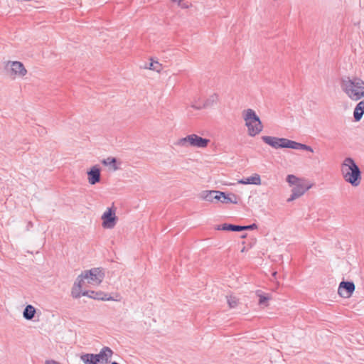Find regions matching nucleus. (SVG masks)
Wrapping results in <instances>:
<instances>
[{
	"mask_svg": "<svg viewBox=\"0 0 364 364\" xmlns=\"http://www.w3.org/2000/svg\"><path fill=\"white\" fill-rule=\"evenodd\" d=\"M341 88L353 101L364 97V81L360 78L343 76L341 78Z\"/></svg>",
	"mask_w": 364,
	"mask_h": 364,
	"instance_id": "nucleus-1",
	"label": "nucleus"
},
{
	"mask_svg": "<svg viewBox=\"0 0 364 364\" xmlns=\"http://www.w3.org/2000/svg\"><path fill=\"white\" fill-rule=\"evenodd\" d=\"M341 175L347 183L353 187H357L361 182V171L355 161L350 158H346L341 166Z\"/></svg>",
	"mask_w": 364,
	"mask_h": 364,
	"instance_id": "nucleus-2",
	"label": "nucleus"
},
{
	"mask_svg": "<svg viewBox=\"0 0 364 364\" xmlns=\"http://www.w3.org/2000/svg\"><path fill=\"white\" fill-rule=\"evenodd\" d=\"M262 141L274 149L289 148L293 149L306 150L313 152V149L306 144L296 142L285 138H278L275 136H263Z\"/></svg>",
	"mask_w": 364,
	"mask_h": 364,
	"instance_id": "nucleus-3",
	"label": "nucleus"
},
{
	"mask_svg": "<svg viewBox=\"0 0 364 364\" xmlns=\"http://www.w3.org/2000/svg\"><path fill=\"white\" fill-rule=\"evenodd\" d=\"M242 117L250 136H255L262 131L263 125L262 122L253 109H247L244 110Z\"/></svg>",
	"mask_w": 364,
	"mask_h": 364,
	"instance_id": "nucleus-4",
	"label": "nucleus"
},
{
	"mask_svg": "<svg viewBox=\"0 0 364 364\" xmlns=\"http://www.w3.org/2000/svg\"><path fill=\"white\" fill-rule=\"evenodd\" d=\"M210 140L202 138L197 134H193L186 137L179 139L175 145L181 147H188L189 146L197 148H205L208 146Z\"/></svg>",
	"mask_w": 364,
	"mask_h": 364,
	"instance_id": "nucleus-5",
	"label": "nucleus"
},
{
	"mask_svg": "<svg viewBox=\"0 0 364 364\" xmlns=\"http://www.w3.org/2000/svg\"><path fill=\"white\" fill-rule=\"evenodd\" d=\"M82 276L87 280L88 284L97 286L102 282L105 273L100 268H92L82 272Z\"/></svg>",
	"mask_w": 364,
	"mask_h": 364,
	"instance_id": "nucleus-6",
	"label": "nucleus"
},
{
	"mask_svg": "<svg viewBox=\"0 0 364 364\" xmlns=\"http://www.w3.org/2000/svg\"><path fill=\"white\" fill-rule=\"evenodd\" d=\"M102 227L104 228L111 229L115 226L117 217L115 212L111 208H108L102 216Z\"/></svg>",
	"mask_w": 364,
	"mask_h": 364,
	"instance_id": "nucleus-7",
	"label": "nucleus"
},
{
	"mask_svg": "<svg viewBox=\"0 0 364 364\" xmlns=\"http://www.w3.org/2000/svg\"><path fill=\"white\" fill-rule=\"evenodd\" d=\"M355 291V284L353 282L343 281L340 283L338 293L343 298H349Z\"/></svg>",
	"mask_w": 364,
	"mask_h": 364,
	"instance_id": "nucleus-8",
	"label": "nucleus"
},
{
	"mask_svg": "<svg viewBox=\"0 0 364 364\" xmlns=\"http://www.w3.org/2000/svg\"><path fill=\"white\" fill-rule=\"evenodd\" d=\"M311 185H307L305 184L304 182H300L295 185V187L292 189V193L290 196V198H288L287 201L290 202L292 201L302 195L308 191L309 188H311Z\"/></svg>",
	"mask_w": 364,
	"mask_h": 364,
	"instance_id": "nucleus-9",
	"label": "nucleus"
},
{
	"mask_svg": "<svg viewBox=\"0 0 364 364\" xmlns=\"http://www.w3.org/2000/svg\"><path fill=\"white\" fill-rule=\"evenodd\" d=\"M113 353V350L110 348L103 347L99 353L95 354L98 364H108Z\"/></svg>",
	"mask_w": 364,
	"mask_h": 364,
	"instance_id": "nucleus-10",
	"label": "nucleus"
},
{
	"mask_svg": "<svg viewBox=\"0 0 364 364\" xmlns=\"http://www.w3.org/2000/svg\"><path fill=\"white\" fill-rule=\"evenodd\" d=\"M87 173L88 182L90 184L95 185L100 181V168L98 167V166H92Z\"/></svg>",
	"mask_w": 364,
	"mask_h": 364,
	"instance_id": "nucleus-11",
	"label": "nucleus"
},
{
	"mask_svg": "<svg viewBox=\"0 0 364 364\" xmlns=\"http://www.w3.org/2000/svg\"><path fill=\"white\" fill-rule=\"evenodd\" d=\"M11 70L12 73L19 77H23L27 73V70L24 68L23 63L18 61H14L11 63Z\"/></svg>",
	"mask_w": 364,
	"mask_h": 364,
	"instance_id": "nucleus-12",
	"label": "nucleus"
},
{
	"mask_svg": "<svg viewBox=\"0 0 364 364\" xmlns=\"http://www.w3.org/2000/svg\"><path fill=\"white\" fill-rule=\"evenodd\" d=\"M82 296H87L90 298L99 300H110L111 298L107 297V295L102 291H85L82 294Z\"/></svg>",
	"mask_w": 364,
	"mask_h": 364,
	"instance_id": "nucleus-13",
	"label": "nucleus"
},
{
	"mask_svg": "<svg viewBox=\"0 0 364 364\" xmlns=\"http://www.w3.org/2000/svg\"><path fill=\"white\" fill-rule=\"evenodd\" d=\"M218 101V95L215 93L210 95L204 102L202 106L192 105V107L196 109L207 108L213 106Z\"/></svg>",
	"mask_w": 364,
	"mask_h": 364,
	"instance_id": "nucleus-14",
	"label": "nucleus"
},
{
	"mask_svg": "<svg viewBox=\"0 0 364 364\" xmlns=\"http://www.w3.org/2000/svg\"><path fill=\"white\" fill-rule=\"evenodd\" d=\"M238 183L260 185L261 184L260 176L257 173H255L252 176H251L250 177H248L245 179L239 180Z\"/></svg>",
	"mask_w": 364,
	"mask_h": 364,
	"instance_id": "nucleus-15",
	"label": "nucleus"
},
{
	"mask_svg": "<svg viewBox=\"0 0 364 364\" xmlns=\"http://www.w3.org/2000/svg\"><path fill=\"white\" fill-rule=\"evenodd\" d=\"M240 200V197L235 193H225L224 192V195L223 196V198L221 200L222 203H232V204H237Z\"/></svg>",
	"mask_w": 364,
	"mask_h": 364,
	"instance_id": "nucleus-16",
	"label": "nucleus"
},
{
	"mask_svg": "<svg viewBox=\"0 0 364 364\" xmlns=\"http://www.w3.org/2000/svg\"><path fill=\"white\" fill-rule=\"evenodd\" d=\"M364 114V100L357 104L354 109L353 116L355 121L358 122L361 119Z\"/></svg>",
	"mask_w": 364,
	"mask_h": 364,
	"instance_id": "nucleus-17",
	"label": "nucleus"
},
{
	"mask_svg": "<svg viewBox=\"0 0 364 364\" xmlns=\"http://www.w3.org/2000/svg\"><path fill=\"white\" fill-rule=\"evenodd\" d=\"M215 230L239 232L242 231V228L241 225L223 223L222 225H217L215 227Z\"/></svg>",
	"mask_w": 364,
	"mask_h": 364,
	"instance_id": "nucleus-18",
	"label": "nucleus"
},
{
	"mask_svg": "<svg viewBox=\"0 0 364 364\" xmlns=\"http://www.w3.org/2000/svg\"><path fill=\"white\" fill-rule=\"evenodd\" d=\"M215 194H218L215 193V191H203L199 194V198L202 200L208 201V202H214V198L215 197Z\"/></svg>",
	"mask_w": 364,
	"mask_h": 364,
	"instance_id": "nucleus-19",
	"label": "nucleus"
},
{
	"mask_svg": "<svg viewBox=\"0 0 364 364\" xmlns=\"http://www.w3.org/2000/svg\"><path fill=\"white\" fill-rule=\"evenodd\" d=\"M81 360L84 364H98L96 355L94 353H85L80 356Z\"/></svg>",
	"mask_w": 364,
	"mask_h": 364,
	"instance_id": "nucleus-20",
	"label": "nucleus"
},
{
	"mask_svg": "<svg viewBox=\"0 0 364 364\" xmlns=\"http://www.w3.org/2000/svg\"><path fill=\"white\" fill-rule=\"evenodd\" d=\"M36 314V309L31 304L26 306L23 312V316L26 320H32Z\"/></svg>",
	"mask_w": 364,
	"mask_h": 364,
	"instance_id": "nucleus-21",
	"label": "nucleus"
},
{
	"mask_svg": "<svg viewBox=\"0 0 364 364\" xmlns=\"http://www.w3.org/2000/svg\"><path fill=\"white\" fill-rule=\"evenodd\" d=\"M257 295L259 297V304L267 306L268 301L271 299V296L268 294H262L261 291H257Z\"/></svg>",
	"mask_w": 364,
	"mask_h": 364,
	"instance_id": "nucleus-22",
	"label": "nucleus"
},
{
	"mask_svg": "<svg viewBox=\"0 0 364 364\" xmlns=\"http://www.w3.org/2000/svg\"><path fill=\"white\" fill-rule=\"evenodd\" d=\"M102 163L105 166H112V169L114 171H117L119 169V167L117 166V159L114 157H107V159H105L102 161Z\"/></svg>",
	"mask_w": 364,
	"mask_h": 364,
	"instance_id": "nucleus-23",
	"label": "nucleus"
},
{
	"mask_svg": "<svg viewBox=\"0 0 364 364\" xmlns=\"http://www.w3.org/2000/svg\"><path fill=\"white\" fill-rule=\"evenodd\" d=\"M81 285L74 284L71 291L72 296L74 298H80L82 294V292H81Z\"/></svg>",
	"mask_w": 364,
	"mask_h": 364,
	"instance_id": "nucleus-24",
	"label": "nucleus"
},
{
	"mask_svg": "<svg viewBox=\"0 0 364 364\" xmlns=\"http://www.w3.org/2000/svg\"><path fill=\"white\" fill-rule=\"evenodd\" d=\"M145 68L159 73L162 69V65L158 61H151L149 66H146Z\"/></svg>",
	"mask_w": 364,
	"mask_h": 364,
	"instance_id": "nucleus-25",
	"label": "nucleus"
},
{
	"mask_svg": "<svg viewBox=\"0 0 364 364\" xmlns=\"http://www.w3.org/2000/svg\"><path fill=\"white\" fill-rule=\"evenodd\" d=\"M227 301L230 308H235L238 304L239 300L232 295L227 296Z\"/></svg>",
	"mask_w": 364,
	"mask_h": 364,
	"instance_id": "nucleus-26",
	"label": "nucleus"
},
{
	"mask_svg": "<svg viewBox=\"0 0 364 364\" xmlns=\"http://www.w3.org/2000/svg\"><path fill=\"white\" fill-rule=\"evenodd\" d=\"M287 181L290 185H296L301 182L300 180L294 175H288L287 177Z\"/></svg>",
	"mask_w": 364,
	"mask_h": 364,
	"instance_id": "nucleus-27",
	"label": "nucleus"
},
{
	"mask_svg": "<svg viewBox=\"0 0 364 364\" xmlns=\"http://www.w3.org/2000/svg\"><path fill=\"white\" fill-rule=\"evenodd\" d=\"M215 193H217L218 194H215V197L214 198V200H215L217 201L221 202V200L224 195V192L220 191H215Z\"/></svg>",
	"mask_w": 364,
	"mask_h": 364,
	"instance_id": "nucleus-28",
	"label": "nucleus"
},
{
	"mask_svg": "<svg viewBox=\"0 0 364 364\" xmlns=\"http://www.w3.org/2000/svg\"><path fill=\"white\" fill-rule=\"evenodd\" d=\"M85 280H86V279L84 277H82V274H81L80 275H79L77 277L74 284H78V285H81L82 287V283L84 282Z\"/></svg>",
	"mask_w": 364,
	"mask_h": 364,
	"instance_id": "nucleus-29",
	"label": "nucleus"
},
{
	"mask_svg": "<svg viewBox=\"0 0 364 364\" xmlns=\"http://www.w3.org/2000/svg\"><path fill=\"white\" fill-rule=\"evenodd\" d=\"M241 228H242V230H255V229L257 228V225L256 224L253 223L250 225L241 226Z\"/></svg>",
	"mask_w": 364,
	"mask_h": 364,
	"instance_id": "nucleus-30",
	"label": "nucleus"
},
{
	"mask_svg": "<svg viewBox=\"0 0 364 364\" xmlns=\"http://www.w3.org/2000/svg\"><path fill=\"white\" fill-rule=\"evenodd\" d=\"M276 275H277V272H273V273H272V276H273L274 277H276Z\"/></svg>",
	"mask_w": 364,
	"mask_h": 364,
	"instance_id": "nucleus-31",
	"label": "nucleus"
},
{
	"mask_svg": "<svg viewBox=\"0 0 364 364\" xmlns=\"http://www.w3.org/2000/svg\"><path fill=\"white\" fill-rule=\"evenodd\" d=\"M110 364H119V363L117 362L114 361V362H112Z\"/></svg>",
	"mask_w": 364,
	"mask_h": 364,
	"instance_id": "nucleus-32",
	"label": "nucleus"
},
{
	"mask_svg": "<svg viewBox=\"0 0 364 364\" xmlns=\"http://www.w3.org/2000/svg\"><path fill=\"white\" fill-rule=\"evenodd\" d=\"M245 237H246V235H242V238H245Z\"/></svg>",
	"mask_w": 364,
	"mask_h": 364,
	"instance_id": "nucleus-33",
	"label": "nucleus"
},
{
	"mask_svg": "<svg viewBox=\"0 0 364 364\" xmlns=\"http://www.w3.org/2000/svg\"><path fill=\"white\" fill-rule=\"evenodd\" d=\"M28 225H32L31 222H30V223H28Z\"/></svg>",
	"mask_w": 364,
	"mask_h": 364,
	"instance_id": "nucleus-34",
	"label": "nucleus"
}]
</instances>
